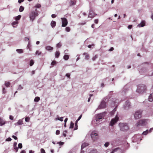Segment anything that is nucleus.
Here are the masks:
<instances>
[{
	"label": "nucleus",
	"instance_id": "f257e3e1",
	"mask_svg": "<svg viewBox=\"0 0 153 153\" xmlns=\"http://www.w3.org/2000/svg\"><path fill=\"white\" fill-rule=\"evenodd\" d=\"M146 88L145 85L140 84L138 85L136 91L139 93H143L146 91Z\"/></svg>",
	"mask_w": 153,
	"mask_h": 153
},
{
	"label": "nucleus",
	"instance_id": "f03ea898",
	"mask_svg": "<svg viewBox=\"0 0 153 153\" xmlns=\"http://www.w3.org/2000/svg\"><path fill=\"white\" fill-rule=\"evenodd\" d=\"M147 119H141L139 120L136 124L137 127L141 126H145L147 124Z\"/></svg>",
	"mask_w": 153,
	"mask_h": 153
},
{
	"label": "nucleus",
	"instance_id": "7ed1b4c3",
	"mask_svg": "<svg viewBox=\"0 0 153 153\" xmlns=\"http://www.w3.org/2000/svg\"><path fill=\"white\" fill-rule=\"evenodd\" d=\"M119 126L121 131H126L129 129V127L126 123H120Z\"/></svg>",
	"mask_w": 153,
	"mask_h": 153
},
{
	"label": "nucleus",
	"instance_id": "20e7f679",
	"mask_svg": "<svg viewBox=\"0 0 153 153\" xmlns=\"http://www.w3.org/2000/svg\"><path fill=\"white\" fill-rule=\"evenodd\" d=\"M142 111L139 110L136 111L134 114V118L136 120L142 117Z\"/></svg>",
	"mask_w": 153,
	"mask_h": 153
},
{
	"label": "nucleus",
	"instance_id": "39448f33",
	"mask_svg": "<svg viewBox=\"0 0 153 153\" xmlns=\"http://www.w3.org/2000/svg\"><path fill=\"white\" fill-rule=\"evenodd\" d=\"M38 16V13L37 12L33 11L30 15V18L31 21L33 22L35 19L36 17Z\"/></svg>",
	"mask_w": 153,
	"mask_h": 153
},
{
	"label": "nucleus",
	"instance_id": "423d86ee",
	"mask_svg": "<svg viewBox=\"0 0 153 153\" xmlns=\"http://www.w3.org/2000/svg\"><path fill=\"white\" fill-rule=\"evenodd\" d=\"M119 119V117L116 115L114 118L111 120L110 122L109 125L111 126H113L118 121Z\"/></svg>",
	"mask_w": 153,
	"mask_h": 153
},
{
	"label": "nucleus",
	"instance_id": "0eeeda50",
	"mask_svg": "<svg viewBox=\"0 0 153 153\" xmlns=\"http://www.w3.org/2000/svg\"><path fill=\"white\" fill-rule=\"evenodd\" d=\"M62 20V27H65L68 24V22L67 19L65 18H61Z\"/></svg>",
	"mask_w": 153,
	"mask_h": 153
},
{
	"label": "nucleus",
	"instance_id": "6e6552de",
	"mask_svg": "<svg viewBox=\"0 0 153 153\" xmlns=\"http://www.w3.org/2000/svg\"><path fill=\"white\" fill-rule=\"evenodd\" d=\"M106 102L103 100L102 101L100 104L99 105L97 108L98 109H101L105 108L106 107Z\"/></svg>",
	"mask_w": 153,
	"mask_h": 153
},
{
	"label": "nucleus",
	"instance_id": "1a4fd4ad",
	"mask_svg": "<svg viewBox=\"0 0 153 153\" xmlns=\"http://www.w3.org/2000/svg\"><path fill=\"white\" fill-rule=\"evenodd\" d=\"M130 106V102L128 101H126L124 105V108L127 110L129 108Z\"/></svg>",
	"mask_w": 153,
	"mask_h": 153
},
{
	"label": "nucleus",
	"instance_id": "9d476101",
	"mask_svg": "<svg viewBox=\"0 0 153 153\" xmlns=\"http://www.w3.org/2000/svg\"><path fill=\"white\" fill-rule=\"evenodd\" d=\"M103 117V115L102 114H98L96 117V120L97 121H99L100 120L102 119Z\"/></svg>",
	"mask_w": 153,
	"mask_h": 153
},
{
	"label": "nucleus",
	"instance_id": "9b49d317",
	"mask_svg": "<svg viewBox=\"0 0 153 153\" xmlns=\"http://www.w3.org/2000/svg\"><path fill=\"white\" fill-rule=\"evenodd\" d=\"M97 136V134L95 133L94 131H93L91 134V137L92 139L94 140H95V139H94V137H96Z\"/></svg>",
	"mask_w": 153,
	"mask_h": 153
},
{
	"label": "nucleus",
	"instance_id": "f8f14e48",
	"mask_svg": "<svg viewBox=\"0 0 153 153\" xmlns=\"http://www.w3.org/2000/svg\"><path fill=\"white\" fill-rule=\"evenodd\" d=\"M6 123L5 121L4 120L1 118H0V126H2Z\"/></svg>",
	"mask_w": 153,
	"mask_h": 153
},
{
	"label": "nucleus",
	"instance_id": "ddd939ff",
	"mask_svg": "<svg viewBox=\"0 0 153 153\" xmlns=\"http://www.w3.org/2000/svg\"><path fill=\"white\" fill-rule=\"evenodd\" d=\"M145 25V22L144 21H143L141 22L138 25V26H139V27H143Z\"/></svg>",
	"mask_w": 153,
	"mask_h": 153
},
{
	"label": "nucleus",
	"instance_id": "4468645a",
	"mask_svg": "<svg viewBox=\"0 0 153 153\" xmlns=\"http://www.w3.org/2000/svg\"><path fill=\"white\" fill-rule=\"evenodd\" d=\"M149 101L150 102L153 101V93L150 94L149 98Z\"/></svg>",
	"mask_w": 153,
	"mask_h": 153
},
{
	"label": "nucleus",
	"instance_id": "2eb2a0df",
	"mask_svg": "<svg viewBox=\"0 0 153 153\" xmlns=\"http://www.w3.org/2000/svg\"><path fill=\"white\" fill-rule=\"evenodd\" d=\"M45 49L48 51H51L53 49V48L50 46H47L45 47Z\"/></svg>",
	"mask_w": 153,
	"mask_h": 153
},
{
	"label": "nucleus",
	"instance_id": "dca6fc26",
	"mask_svg": "<svg viewBox=\"0 0 153 153\" xmlns=\"http://www.w3.org/2000/svg\"><path fill=\"white\" fill-rule=\"evenodd\" d=\"M56 22L53 21H52L51 23V25L53 28L54 27L56 26Z\"/></svg>",
	"mask_w": 153,
	"mask_h": 153
},
{
	"label": "nucleus",
	"instance_id": "f3484780",
	"mask_svg": "<svg viewBox=\"0 0 153 153\" xmlns=\"http://www.w3.org/2000/svg\"><path fill=\"white\" fill-rule=\"evenodd\" d=\"M88 143H83L81 146V149H83L86 146H88Z\"/></svg>",
	"mask_w": 153,
	"mask_h": 153
},
{
	"label": "nucleus",
	"instance_id": "a211bd4d",
	"mask_svg": "<svg viewBox=\"0 0 153 153\" xmlns=\"http://www.w3.org/2000/svg\"><path fill=\"white\" fill-rule=\"evenodd\" d=\"M83 55H85V59H88L89 58V56L87 53H84L83 54Z\"/></svg>",
	"mask_w": 153,
	"mask_h": 153
},
{
	"label": "nucleus",
	"instance_id": "6ab92c4d",
	"mask_svg": "<svg viewBox=\"0 0 153 153\" xmlns=\"http://www.w3.org/2000/svg\"><path fill=\"white\" fill-rule=\"evenodd\" d=\"M76 1L75 0H71L70 3L71 6L74 5L75 4Z\"/></svg>",
	"mask_w": 153,
	"mask_h": 153
},
{
	"label": "nucleus",
	"instance_id": "aec40b11",
	"mask_svg": "<svg viewBox=\"0 0 153 153\" xmlns=\"http://www.w3.org/2000/svg\"><path fill=\"white\" fill-rule=\"evenodd\" d=\"M60 53L59 51H57L55 53V57L58 58L60 55Z\"/></svg>",
	"mask_w": 153,
	"mask_h": 153
},
{
	"label": "nucleus",
	"instance_id": "412c9836",
	"mask_svg": "<svg viewBox=\"0 0 153 153\" xmlns=\"http://www.w3.org/2000/svg\"><path fill=\"white\" fill-rule=\"evenodd\" d=\"M93 13L92 12H90L89 15L88 16V17H90L91 18H93L95 16L94 14H93V15L92 14V13Z\"/></svg>",
	"mask_w": 153,
	"mask_h": 153
},
{
	"label": "nucleus",
	"instance_id": "4be33fe9",
	"mask_svg": "<svg viewBox=\"0 0 153 153\" xmlns=\"http://www.w3.org/2000/svg\"><path fill=\"white\" fill-rule=\"evenodd\" d=\"M23 123V121L22 120H19L18 122L16 123L18 125H22Z\"/></svg>",
	"mask_w": 153,
	"mask_h": 153
},
{
	"label": "nucleus",
	"instance_id": "5701e85b",
	"mask_svg": "<svg viewBox=\"0 0 153 153\" xmlns=\"http://www.w3.org/2000/svg\"><path fill=\"white\" fill-rule=\"evenodd\" d=\"M40 99V98L39 97H36L34 99V101L35 102H38L39 101Z\"/></svg>",
	"mask_w": 153,
	"mask_h": 153
},
{
	"label": "nucleus",
	"instance_id": "b1692460",
	"mask_svg": "<svg viewBox=\"0 0 153 153\" xmlns=\"http://www.w3.org/2000/svg\"><path fill=\"white\" fill-rule=\"evenodd\" d=\"M116 110L114 109H113L110 112V115L111 116H112L114 115V114L115 113V112L116 111Z\"/></svg>",
	"mask_w": 153,
	"mask_h": 153
},
{
	"label": "nucleus",
	"instance_id": "393cba45",
	"mask_svg": "<svg viewBox=\"0 0 153 153\" xmlns=\"http://www.w3.org/2000/svg\"><path fill=\"white\" fill-rule=\"evenodd\" d=\"M77 121H76L75 124V128H74V130H77L78 128V125H77Z\"/></svg>",
	"mask_w": 153,
	"mask_h": 153
},
{
	"label": "nucleus",
	"instance_id": "a878e982",
	"mask_svg": "<svg viewBox=\"0 0 153 153\" xmlns=\"http://www.w3.org/2000/svg\"><path fill=\"white\" fill-rule=\"evenodd\" d=\"M69 56L67 55H65L64 56L63 58L65 60H67L69 59Z\"/></svg>",
	"mask_w": 153,
	"mask_h": 153
},
{
	"label": "nucleus",
	"instance_id": "bb28decb",
	"mask_svg": "<svg viewBox=\"0 0 153 153\" xmlns=\"http://www.w3.org/2000/svg\"><path fill=\"white\" fill-rule=\"evenodd\" d=\"M24 7L22 6H21L19 8V11L20 12H22L24 10Z\"/></svg>",
	"mask_w": 153,
	"mask_h": 153
},
{
	"label": "nucleus",
	"instance_id": "cd10ccee",
	"mask_svg": "<svg viewBox=\"0 0 153 153\" xmlns=\"http://www.w3.org/2000/svg\"><path fill=\"white\" fill-rule=\"evenodd\" d=\"M16 51L19 53H21L23 52V51L22 49H17Z\"/></svg>",
	"mask_w": 153,
	"mask_h": 153
},
{
	"label": "nucleus",
	"instance_id": "c85d7f7f",
	"mask_svg": "<svg viewBox=\"0 0 153 153\" xmlns=\"http://www.w3.org/2000/svg\"><path fill=\"white\" fill-rule=\"evenodd\" d=\"M5 85L7 87H9L10 85V82H6L5 83Z\"/></svg>",
	"mask_w": 153,
	"mask_h": 153
},
{
	"label": "nucleus",
	"instance_id": "c756f323",
	"mask_svg": "<svg viewBox=\"0 0 153 153\" xmlns=\"http://www.w3.org/2000/svg\"><path fill=\"white\" fill-rule=\"evenodd\" d=\"M34 63V62L33 60H31L30 62V66H32Z\"/></svg>",
	"mask_w": 153,
	"mask_h": 153
},
{
	"label": "nucleus",
	"instance_id": "7c9ffc66",
	"mask_svg": "<svg viewBox=\"0 0 153 153\" xmlns=\"http://www.w3.org/2000/svg\"><path fill=\"white\" fill-rule=\"evenodd\" d=\"M74 123L72 121H71V122L70 125V128H72L74 127Z\"/></svg>",
	"mask_w": 153,
	"mask_h": 153
},
{
	"label": "nucleus",
	"instance_id": "2f4dec72",
	"mask_svg": "<svg viewBox=\"0 0 153 153\" xmlns=\"http://www.w3.org/2000/svg\"><path fill=\"white\" fill-rule=\"evenodd\" d=\"M65 30L66 31L69 32L70 31L71 29L69 27H67L65 28Z\"/></svg>",
	"mask_w": 153,
	"mask_h": 153
},
{
	"label": "nucleus",
	"instance_id": "473e14b6",
	"mask_svg": "<svg viewBox=\"0 0 153 153\" xmlns=\"http://www.w3.org/2000/svg\"><path fill=\"white\" fill-rule=\"evenodd\" d=\"M21 17V16L20 15H19L17 16L15 18V19L17 21L19 20Z\"/></svg>",
	"mask_w": 153,
	"mask_h": 153
},
{
	"label": "nucleus",
	"instance_id": "72a5a7b5",
	"mask_svg": "<svg viewBox=\"0 0 153 153\" xmlns=\"http://www.w3.org/2000/svg\"><path fill=\"white\" fill-rule=\"evenodd\" d=\"M149 133V131L147 130L145 131H144L142 134L144 135H146Z\"/></svg>",
	"mask_w": 153,
	"mask_h": 153
},
{
	"label": "nucleus",
	"instance_id": "f704fd0d",
	"mask_svg": "<svg viewBox=\"0 0 153 153\" xmlns=\"http://www.w3.org/2000/svg\"><path fill=\"white\" fill-rule=\"evenodd\" d=\"M18 24V22L17 21H15L12 23V25L13 27H14V25H17Z\"/></svg>",
	"mask_w": 153,
	"mask_h": 153
},
{
	"label": "nucleus",
	"instance_id": "c9c22d12",
	"mask_svg": "<svg viewBox=\"0 0 153 153\" xmlns=\"http://www.w3.org/2000/svg\"><path fill=\"white\" fill-rule=\"evenodd\" d=\"M62 46V44L61 43L59 42L56 45V47L57 48H59Z\"/></svg>",
	"mask_w": 153,
	"mask_h": 153
},
{
	"label": "nucleus",
	"instance_id": "e433bc0d",
	"mask_svg": "<svg viewBox=\"0 0 153 153\" xmlns=\"http://www.w3.org/2000/svg\"><path fill=\"white\" fill-rule=\"evenodd\" d=\"M98 57V56L97 55H95L93 57L92 59L93 61H94Z\"/></svg>",
	"mask_w": 153,
	"mask_h": 153
},
{
	"label": "nucleus",
	"instance_id": "4c0bfd02",
	"mask_svg": "<svg viewBox=\"0 0 153 153\" xmlns=\"http://www.w3.org/2000/svg\"><path fill=\"white\" fill-rule=\"evenodd\" d=\"M41 52H40L38 51H37L36 52V54L39 55L41 54Z\"/></svg>",
	"mask_w": 153,
	"mask_h": 153
},
{
	"label": "nucleus",
	"instance_id": "58836bf2",
	"mask_svg": "<svg viewBox=\"0 0 153 153\" xmlns=\"http://www.w3.org/2000/svg\"><path fill=\"white\" fill-rule=\"evenodd\" d=\"M13 149L15 150V151L16 152H17L18 150V148L17 147H13Z\"/></svg>",
	"mask_w": 153,
	"mask_h": 153
},
{
	"label": "nucleus",
	"instance_id": "ea45409f",
	"mask_svg": "<svg viewBox=\"0 0 153 153\" xmlns=\"http://www.w3.org/2000/svg\"><path fill=\"white\" fill-rule=\"evenodd\" d=\"M41 7V5L40 4H36L35 6V7L36 8H39Z\"/></svg>",
	"mask_w": 153,
	"mask_h": 153
},
{
	"label": "nucleus",
	"instance_id": "a19ab883",
	"mask_svg": "<svg viewBox=\"0 0 153 153\" xmlns=\"http://www.w3.org/2000/svg\"><path fill=\"white\" fill-rule=\"evenodd\" d=\"M56 62L55 61H53L51 63V65H56Z\"/></svg>",
	"mask_w": 153,
	"mask_h": 153
},
{
	"label": "nucleus",
	"instance_id": "79ce46f5",
	"mask_svg": "<svg viewBox=\"0 0 153 153\" xmlns=\"http://www.w3.org/2000/svg\"><path fill=\"white\" fill-rule=\"evenodd\" d=\"M18 148L19 149H21L22 147V144L21 143H19L18 145Z\"/></svg>",
	"mask_w": 153,
	"mask_h": 153
},
{
	"label": "nucleus",
	"instance_id": "37998d69",
	"mask_svg": "<svg viewBox=\"0 0 153 153\" xmlns=\"http://www.w3.org/2000/svg\"><path fill=\"white\" fill-rule=\"evenodd\" d=\"M109 144V143L108 142H107L105 143L104 144V146L105 147H107Z\"/></svg>",
	"mask_w": 153,
	"mask_h": 153
},
{
	"label": "nucleus",
	"instance_id": "c03bdc74",
	"mask_svg": "<svg viewBox=\"0 0 153 153\" xmlns=\"http://www.w3.org/2000/svg\"><path fill=\"white\" fill-rule=\"evenodd\" d=\"M30 120V118L28 117H26L25 118V121L26 122H29Z\"/></svg>",
	"mask_w": 153,
	"mask_h": 153
},
{
	"label": "nucleus",
	"instance_id": "a18cd8bd",
	"mask_svg": "<svg viewBox=\"0 0 153 153\" xmlns=\"http://www.w3.org/2000/svg\"><path fill=\"white\" fill-rule=\"evenodd\" d=\"M40 151L41 153H46L45 150L41 148L40 149Z\"/></svg>",
	"mask_w": 153,
	"mask_h": 153
},
{
	"label": "nucleus",
	"instance_id": "49530a36",
	"mask_svg": "<svg viewBox=\"0 0 153 153\" xmlns=\"http://www.w3.org/2000/svg\"><path fill=\"white\" fill-rule=\"evenodd\" d=\"M67 132V131L66 130L65 131L63 134V135L64 136V137H65L66 136V133Z\"/></svg>",
	"mask_w": 153,
	"mask_h": 153
},
{
	"label": "nucleus",
	"instance_id": "de8ad7c7",
	"mask_svg": "<svg viewBox=\"0 0 153 153\" xmlns=\"http://www.w3.org/2000/svg\"><path fill=\"white\" fill-rule=\"evenodd\" d=\"M23 88V87L21 85H19L18 89L19 90H21Z\"/></svg>",
	"mask_w": 153,
	"mask_h": 153
},
{
	"label": "nucleus",
	"instance_id": "09e8293b",
	"mask_svg": "<svg viewBox=\"0 0 153 153\" xmlns=\"http://www.w3.org/2000/svg\"><path fill=\"white\" fill-rule=\"evenodd\" d=\"M12 139L10 137H8L6 139V141H10Z\"/></svg>",
	"mask_w": 153,
	"mask_h": 153
},
{
	"label": "nucleus",
	"instance_id": "8fccbe9b",
	"mask_svg": "<svg viewBox=\"0 0 153 153\" xmlns=\"http://www.w3.org/2000/svg\"><path fill=\"white\" fill-rule=\"evenodd\" d=\"M57 144H59V145L60 146H62L63 145L64 143L63 142H58L57 143Z\"/></svg>",
	"mask_w": 153,
	"mask_h": 153
},
{
	"label": "nucleus",
	"instance_id": "3c124183",
	"mask_svg": "<svg viewBox=\"0 0 153 153\" xmlns=\"http://www.w3.org/2000/svg\"><path fill=\"white\" fill-rule=\"evenodd\" d=\"M98 19H95L94 20V22L96 24H97L98 23Z\"/></svg>",
	"mask_w": 153,
	"mask_h": 153
},
{
	"label": "nucleus",
	"instance_id": "603ef678",
	"mask_svg": "<svg viewBox=\"0 0 153 153\" xmlns=\"http://www.w3.org/2000/svg\"><path fill=\"white\" fill-rule=\"evenodd\" d=\"M56 135H59L60 134V131L59 130H57L56 132Z\"/></svg>",
	"mask_w": 153,
	"mask_h": 153
},
{
	"label": "nucleus",
	"instance_id": "864d4df0",
	"mask_svg": "<svg viewBox=\"0 0 153 153\" xmlns=\"http://www.w3.org/2000/svg\"><path fill=\"white\" fill-rule=\"evenodd\" d=\"M82 117V115H81L79 117H78V119L76 121H77L78 122L79 120H80V119Z\"/></svg>",
	"mask_w": 153,
	"mask_h": 153
},
{
	"label": "nucleus",
	"instance_id": "5fc2aeb1",
	"mask_svg": "<svg viewBox=\"0 0 153 153\" xmlns=\"http://www.w3.org/2000/svg\"><path fill=\"white\" fill-rule=\"evenodd\" d=\"M56 15L55 14H53L51 15V17L52 18H55L56 17Z\"/></svg>",
	"mask_w": 153,
	"mask_h": 153
},
{
	"label": "nucleus",
	"instance_id": "6e6d98bb",
	"mask_svg": "<svg viewBox=\"0 0 153 153\" xmlns=\"http://www.w3.org/2000/svg\"><path fill=\"white\" fill-rule=\"evenodd\" d=\"M70 74L69 73H67L66 74V76L68 78L70 77Z\"/></svg>",
	"mask_w": 153,
	"mask_h": 153
},
{
	"label": "nucleus",
	"instance_id": "4d7b16f0",
	"mask_svg": "<svg viewBox=\"0 0 153 153\" xmlns=\"http://www.w3.org/2000/svg\"><path fill=\"white\" fill-rule=\"evenodd\" d=\"M12 137L15 140H17V137L16 136L14 135L12 136Z\"/></svg>",
	"mask_w": 153,
	"mask_h": 153
},
{
	"label": "nucleus",
	"instance_id": "13d9d810",
	"mask_svg": "<svg viewBox=\"0 0 153 153\" xmlns=\"http://www.w3.org/2000/svg\"><path fill=\"white\" fill-rule=\"evenodd\" d=\"M3 92L4 94H5L6 92L5 91V89L4 88H3Z\"/></svg>",
	"mask_w": 153,
	"mask_h": 153
},
{
	"label": "nucleus",
	"instance_id": "bf43d9fd",
	"mask_svg": "<svg viewBox=\"0 0 153 153\" xmlns=\"http://www.w3.org/2000/svg\"><path fill=\"white\" fill-rule=\"evenodd\" d=\"M114 50V48L113 47H111L109 50V51H111Z\"/></svg>",
	"mask_w": 153,
	"mask_h": 153
},
{
	"label": "nucleus",
	"instance_id": "052dcab7",
	"mask_svg": "<svg viewBox=\"0 0 153 153\" xmlns=\"http://www.w3.org/2000/svg\"><path fill=\"white\" fill-rule=\"evenodd\" d=\"M24 0H19L18 2L19 3H21L22 2H23Z\"/></svg>",
	"mask_w": 153,
	"mask_h": 153
},
{
	"label": "nucleus",
	"instance_id": "680f3d73",
	"mask_svg": "<svg viewBox=\"0 0 153 153\" xmlns=\"http://www.w3.org/2000/svg\"><path fill=\"white\" fill-rule=\"evenodd\" d=\"M132 27V25H129L128 26V28L129 29H130Z\"/></svg>",
	"mask_w": 153,
	"mask_h": 153
},
{
	"label": "nucleus",
	"instance_id": "e2e57ef3",
	"mask_svg": "<svg viewBox=\"0 0 153 153\" xmlns=\"http://www.w3.org/2000/svg\"><path fill=\"white\" fill-rule=\"evenodd\" d=\"M17 143L16 142H14L13 143V147L17 146Z\"/></svg>",
	"mask_w": 153,
	"mask_h": 153
},
{
	"label": "nucleus",
	"instance_id": "0e129e2a",
	"mask_svg": "<svg viewBox=\"0 0 153 153\" xmlns=\"http://www.w3.org/2000/svg\"><path fill=\"white\" fill-rule=\"evenodd\" d=\"M93 96V95L92 94H90V97L88 99V102H89L90 101V99H91V96Z\"/></svg>",
	"mask_w": 153,
	"mask_h": 153
},
{
	"label": "nucleus",
	"instance_id": "69168bd1",
	"mask_svg": "<svg viewBox=\"0 0 153 153\" xmlns=\"http://www.w3.org/2000/svg\"><path fill=\"white\" fill-rule=\"evenodd\" d=\"M10 119L11 120H13V117L12 115H10L9 117Z\"/></svg>",
	"mask_w": 153,
	"mask_h": 153
},
{
	"label": "nucleus",
	"instance_id": "338daca9",
	"mask_svg": "<svg viewBox=\"0 0 153 153\" xmlns=\"http://www.w3.org/2000/svg\"><path fill=\"white\" fill-rule=\"evenodd\" d=\"M63 118V117H59L58 118V120H60V121H63V120L62 119H61L62 118Z\"/></svg>",
	"mask_w": 153,
	"mask_h": 153
},
{
	"label": "nucleus",
	"instance_id": "774afa93",
	"mask_svg": "<svg viewBox=\"0 0 153 153\" xmlns=\"http://www.w3.org/2000/svg\"><path fill=\"white\" fill-rule=\"evenodd\" d=\"M20 153H26V152L24 150H22L21 151Z\"/></svg>",
	"mask_w": 153,
	"mask_h": 153
}]
</instances>
